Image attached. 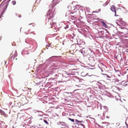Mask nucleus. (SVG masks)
Returning a JSON list of instances; mask_svg holds the SVG:
<instances>
[{"label":"nucleus","instance_id":"0eeeda50","mask_svg":"<svg viewBox=\"0 0 128 128\" xmlns=\"http://www.w3.org/2000/svg\"><path fill=\"white\" fill-rule=\"evenodd\" d=\"M102 24V26H103L105 28H107V25L103 21H101Z\"/></svg>","mask_w":128,"mask_h":128},{"label":"nucleus","instance_id":"9d476101","mask_svg":"<svg viewBox=\"0 0 128 128\" xmlns=\"http://www.w3.org/2000/svg\"><path fill=\"white\" fill-rule=\"evenodd\" d=\"M101 9H99L97 11H94L93 12H96V13H98L99 12H100L101 11Z\"/></svg>","mask_w":128,"mask_h":128},{"label":"nucleus","instance_id":"412c9836","mask_svg":"<svg viewBox=\"0 0 128 128\" xmlns=\"http://www.w3.org/2000/svg\"><path fill=\"white\" fill-rule=\"evenodd\" d=\"M26 34H28V33H26Z\"/></svg>","mask_w":128,"mask_h":128},{"label":"nucleus","instance_id":"f3484780","mask_svg":"<svg viewBox=\"0 0 128 128\" xmlns=\"http://www.w3.org/2000/svg\"><path fill=\"white\" fill-rule=\"evenodd\" d=\"M81 125L82 126H84V125L83 124H81Z\"/></svg>","mask_w":128,"mask_h":128},{"label":"nucleus","instance_id":"dca6fc26","mask_svg":"<svg viewBox=\"0 0 128 128\" xmlns=\"http://www.w3.org/2000/svg\"><path fill=\"white\" fill-rule=\"evenodd\" d=\"M2 111L1 110H0V114L2 113Z\"/></svg>","mask_w":128,"mask_h":128},{"label":"nucleus","instance_id":"1a4fd4ad","mask_svg":"<svg viewBox=\"0 0 128 128\" xmlns=\"http://www.w3.org/2000/svg\"><path fill=\"white\" fill-rule=\"evenodd\" d=\"M60 122V124L63 126H66V123L62 122Z\"/></svg>","mask_w":128,"mask_h":128},{"label":"nucleus","instance_id":"6e6552de","mask_svg":"<svg viewBox=\"0 0 128 128\" xmlns=\"http://www.w3.org/2000/svg\"><path fill=\"white\" fill-rule=\"evenodd\" d=\"M75 10V7H74L73 6L72 8H71V11L72 12H71V13L72 14H73L74 12H73L74 10Z\"/></svg>","mask_w":128,"mask_h":128},{"label":"nucleus","instance_id":"4be33fe9","mask_svg":"<svg viewBox=\"0 0 128 128\" xmlns=\"http://www.w3.org/2000/svg\"><path fill=\"white\" fill-rule=\"evenodd\" d=\"M17 60V58H16V60Z\"/></svg>","mask_w":128,"mask_h":128},{"label":"nucleus","instance_id":"f8f14e48","mask_svg":"<svg viewBox=\"0 0 128 128\" xmlns=\"http://www.w3.org/2000/svg\"><path fill=\"white\" fill-rule=\"evenodd\" d=\"M75 121H76V122H77L78 123V122H82V121H80L78 120H75Z\"/></svg>","mask_w":128,"mask_h":128},{"label":"nucleus","instance_id":"20e7f679","mask_svg":"<svg viewBox=\"0 0 128 128\" xmlns=\"http://www.w3.org/2000/svg\"><path fill=\"white\" fill-rule=\"evenodd\" d=\"M110 10L113 12H115V15L116 16V12L115 10V8L114 7V6H112L110 8Z\"/></svg>","mask_w":128,"mask_h":128},{"label":"nucleus","instance_id":"2eb2a0df","mask_svg":"<svg viewBox=\"0 0 128 128\" xmlns=\"http://www.w3.org/2000/svg\"><path fill=\"white\" fill-rule=\"evenodd\" d=\"M68 119L69 120L71 121H72V122H74V119H71V118H68Z\"/></svg>","mask_w":128,"mask_h":128},{"label":"nucleus","instance_id":"423d86ee","mask_svg":"<svg viewBox=\"0 0 128 128\" xmlns=\"http://www.w3.org/2000/svg\"><path fill=\"white\" fill-rule=\"evenodd\" d=\"M52 2L53 4L54 5H56L59 2L58 0H53Z\"/></svg>","mask_w":128,"mask_h":128},{"label":"nucleus","instance_id":"a211bd4d","mask_svg":"<svg viewBox=\"0 0 128 128\" xmlns=\"http://www.w3.org/2000/svg\"><path fill=\"white\" fill-rule=\"evenodd\" d=\"M28 89L29 90H31V88H28Z\"/></svg>","mask_w":128,"mask_h":128},{"label":"nucleus","instance_id":"7ed1b4c3","mask_svg":"<svg viewBox=\"0 0 128 128\" xmlns=\"http://www.w3.org/2000/svg\"><path fill=\"white\" fill-rule=\"evenodd\" d=\"M120 110L122 112H127V109L124 108L123 106H121L120 108Z\"/></svg>","mask_w":128,"mask_h":128},{"label":"nucleus","instance_id":"f03ea898","mask_svg":"<svg viewBox=\"0 0 128 128\" xmlns=\"http://www.w3.org/2000/svg\"><path fill=\"white\" fill-rule=\"evenodd\" d=\"M79 89H77L74 90V91L72 93V94L73 96L78 95L79 94V92L78 90Z\"/></svg>","mask_w":128,"mask_h":128},{"label":"nucleus","instance_id":"f257e3e1","mask_svg":"<svg viewBox=\"0 0 128 128\" xmlns=\"http://www.w3.org/2000/svg\"><path fill=\"white\" fill-rule=\"evenodd\" d=\"M46 15L48 19L49 20L48 21V22L49 24H50V26H49L48 27L49 28H52V25L54 24L52 20V19L54 16L53 12H52V10L51 9L49 10L47 13Z\"/></svg>","mask_w":128,"mask_h":128},{"label":"nucleus","instance_id":"4468645a","mask_svg":"<svg viewBox=\"0 0 128 128\" xmlns=\"http://www.w3.org/2000/svg\"><path fill=\"white\" fill-rule=\"evenodd\" d=\"M16 2L14 1H13L12 2V4L13 5H14L16 4Z\"/></svg>","mask_w":128,"mask_h":128},{"label":"nucleus","instance_id":"ddd939ff","mask_svg":"<svg viewBox=\"0 0 128 128\" xmlns=\"http://www.w3.org/2000/svg\"><path fill=\"white\" fill-rule=\"evenodd\" d=\"M44 122L46 124H48V122L47 120H44Z\"/></svg>","mask_w":128,"mask_h":128},{"label":"nucleus","instance_id":"aec40b11","mask_svg":"<svg viewBox=\"0 0 128 128\" xmlns=\"http://www.w3.org/2000/svg\"><path fill=\"white\" fill-rule=\"evenodd\" d=\"M106 118H109V117H108V116H106Z\"/></svg>","mask_w":128,"mask_h":128},{"label":"nucleus","instance_id":"6ab92c4d","mask_svg":"<svg viewBox=\"0 0 128 128\" xmlns=\"http://www.w3.org/2000/svg\"><path fill=\"white\" fill-rule=\"evenodd\" d=\"M103 31H100V32H101V33H102Z\"/></svg>","mask_w":128,"mask_h":128},{"label":"nucleus","instance_id":"9b49d317","mask_svg":"<svg viewBox=\"0 0 128 128\" xmlns=\"http://www.w3.org/2000/svg\"><path fill=\"white\" fill-rule=\"evenodd\" d=\"M76 16V15H75L74 16H72L71 17V18L72 20L75 18H76V16Z\"/></svg>","mask_w":128,"mask_h":128},{"label":"nucleus","instance_id":"39448f33","mask_svg":"<svg viewBox=\"0 0 128 128\" xmlns=\"http://www.w3.org/2000/svg\"><path fill=\"white\" fill-rule=\"evenodd\" d=\"M62 76L66 78L68 77V75L66 72H65L62 74Z\"/></svg>","mask_w":128,"mask_h":128}]
</instances>
